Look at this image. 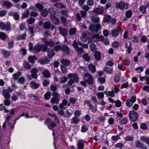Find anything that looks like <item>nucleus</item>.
Listing matches in <instances>:
<instances>
[{
	"label": "nucleus",
	"instance_id": "4468645a",
	"mask_svg": "<svg viewBox=\"0 0 149 149\" xmlns=\"http://www.w3.org/2000/svg\"><path fill=\"white\" fill-rule=\"evenodd\" d=\"M11 91L9 90L3 89V90L2 92V95L4 96L6 99H8L10 98V93Z\"/></svg>",
	"mask_w": 149,
	"mask_h": 149
},
{
	"label": "nucleus",
	"instance_id": "39448f33",
	"mask_svg": "<svg viewBox=\"0 0 149 149\" xmlns=\"http://www.w3.org/2000/svg\"><path fill=\"white\" fill-rule=\"evenodd\" d=\"M129 116L130 120L132 122H134L138 119L137 113L136 112L133 111H130L129 112Z\"/></svg>",
	"mask_w": 149,
	"mask_h": 149
},
{
	"label": "nucleus",
	"instance_id": "5701e85b",
	"mask_svg": "<svg viewBox=\"0 0 149 149\" xmlns=\"http://www.w3.org/2000/svg\"><path fill=\"white\" fill-rule=\"evenodd\" d=\"M38 71V70L35 68H34L31 70V76L33 78L36 79L38 76L37 72Z\"/></svg>",
	"mask_w": 149,
	"mask_h": 149
},
{
	"label": "nucleus",
	"instance_id": "69168bd1",
	"mask_svg": "<svg viewBox=\"0 0 149 149\" xmlns=\"http://www.w3.org/2000/svg\"><path fill=\"white\" fill-rule=\"evenodd\" d=\"M40 12L41 13V14L43 17H46L47 15L48 11L46 9L42 10Z\"/></svg>",
	"mask_w": 149,
	"mask_h": 149
},
{
	"label": "nucleus",
	"instance_id": "de8ad7c7",
	"mask_svg": "<svg viewBox=\"0 0 149 149\" xmlns=\"http://www.w3.org/2000/svg\"><path fill=\"white\" fill-rule=\"evenodd\" d=\"M23 65L26 69L29 70L31 68L30 64L27 61H24L23 63Z\"/></svg>",
	"mask_w": 149,
	"mask_h": 149
},
{
	"label": "nucleus",
	"instance_id": "4be33fe9",
	"mask_svg": "<svg viewBox=\"0 0 149 149\" xmlns=\"http://www.w3.org/2000/svg\"><path fill=\"white\" fill-rule=\"evenodd\" d=\"M68 104V101L66 100H62V103L59 104V107L61 109L64 110L66 108V106Z\"/></svg>",
	"mask_w": 149,
	"mask_h": 149
},
{
	"label": "nucleus",
	"instance_id": "a878e982",
	"mask_svg": "<svg viewBox=\"0 0 149 149\" xmlns=\"http://www.w3.org/2000/svg\"><path fill=\"white\" fill-rule=\"evenodd\" d=\"M33 52L37 53L41 51V46L40 45H37L34 47L32 50Z\"/></svg>",
	"mask_w": 149,
	"mask_h": 149
},
{
	"label": "nucleus",
	"instance_id": "cd10ccee",
	"mask_svg": "<svg viewBox=\"0 0 149 149\" xmlns=\"http://www.w3.org/2000/svg\"><path fill=\"white\" fill-rule=\"evenodd\" d=\"M30 85L31 88L34 89H37L39 87L40 84L36 83L34 81H32L30 83Z\"/></svg>",
	"mask_w": 149,
	"mask_h": 149
},
{
	"label": "nucleus",
	"instance_id": "a18cd8bd",
	"mask_svg": "<svg viewBox=\"0 0 149 149\" xmlns=\"http://www.w3.org/2000/svg\"><path fill=\"white\" fill-rule=\"evenodd\" d=\"M35 6L36 8L38 9L39 11L40 12H41V11L43 9V6L41 3H36L35 5Z\"/></svg>",
	"mask_w": 149,
	"mask_h": 149
},
{
	"label": "nucleus",
	"instance_id": "7c9ffc66",
	"mask_svg": "<svg viewBox=\"0 0 149 149\" xmlns=\"http://www.w3.org/2000/svg\"><path fill=\"white\" fill-rule=\"evenodd\" d=\"M104 70L109 74H111L113 73V69L107 66L104 68Z\"/></svg>",
	"mask_w": 149,
	"mask_h": 149
},
{
	"label": "nucleus",
	"instance_id": "aec40b11",
	"mask_svg": "<svg viewBox=\"0 0 149 149\" xmlns=\"http://www.w3.org/2000/svg\"><path fill=\"white\" fill-rule=\"evenodd\" d=\"M85 141L83 140H79L77 143V149H83Z\"/></svg>",
	"mask_w": 149,
	"mask_h": 149
},
{
	"label": "nucleus",
	"instance_id": "774afa93",
	"mask_svg": "<svg viewBox=\"0 0 149 149\" xmlns=\"http://www.w3.org/2000/svg\"><path fill=\"white\" fill-rule=\"evenodd\" d=\"M128 120L127 118L124 117L122 120H121L120 123L121 125L126 124L128 122Z\"/></svg>",
	"mask_w": 149,
	"mask_h": 149
},
{
	"label": "nucleus",
	"instance_id": "f3484780",
	"mask_svg": "<svg viewBox=\"0 0 149 149\" xmlns=\"http://www.w3.org/2000/svg\"><path fill=\"white\" fill-rule=\"evenodd\" d=\"M50 19L51 21L55 25H58L60 23V21L59 19L54 16H50Z\"/></svg>",
	"mask_w": 149,
	"mask_h": 149
},
{
	"label": "nucleus",
	"instance_id": "4d7b16f0",
	"mask_svg": "<svg viewBox=\"0 0 149 149\" xmlns=\"http://www.w3.org/2000/svg\"><path fill=\"white\" fill-rule=\"evenodd\" d=\"M135 145L136 148H142L143 144L141 143L139 141H137L135 142Z\"/></svg>",
	"mask_w": 149,
	"mask_h": 149
},
{
	"label": "nucleus",
	"instance_id": "6e6d98bb",
	"mask_svg": "<svg viewBox=\"0 0 149 149\" xmlns=\"http://www.w3.org/2000/svg\"><path fill=\"white\" fill-rule=\"evenodd\" d=\"M75 49L78 54H81L84 52V50L81 47H78Z\"/></svg>",
	"mask_w": 149,
	"mask_h": 149
},
{
	"label": "nucleus",
	"instance_id": "bf43d9fd",
	"mask_svg": "<svg viewBox=\"0 0 149 149\" xmlns=\"http://www.w3.org/2000/svg\"><path fill=\"white\" fill-rule=\"evenodd\" d=\"M132 14V12L131 10H128L126 12L125 15L126 17L129 18L131 17Z\"/></svg>",
	"mask_w": 149,
	"mask_h": 149
},
{
	"label": "nucleus",
	"instance_id": "79ce46f5",
	"mask_svg": "<svg viewBox=\"0 0 149 149\" xmlns=\"http://www.w3.org/2000/svg\"><path fill=\"white\" fill-rule=\"evenodd\" d=\"M72 121L71 123V124L72 123L77 124L79 121V119L76 116L73 117L72 118Z\"/></svg>",
	"mask_w": 149,
	"mask_h": 149
},
{
	"label": "nucleus",
	"instance_id": "1a4fd4ad",
	"mask_svg": "<svg viewBox=\"0 0 149 149\" xmlns=\"http://www.w3.org/2000/svg\"><path fill=\"white\" fill-rule=\"evenodd\" d=\"M87 14V12L84 10H81L80 13H77L76 15L77 19L78 21L81 20V17L82 18L85 17Z\"/></svg>",
	"mask_w": 149,
	"mask_h": 149
},
{
	"label": "nucleus",
	"instance_id": "e433bc0d",
	"mask_svg": "<svg viewBox=\"0 0 149 149\" xmlns=\"http://www.w3.org/2000/svg\"><path fill=\"white\" fill-rule=\"evenodd\" d=\"M91 21L95 23H98L100 22V18L95 16H92L91 17Z\"/></svg>",
	"mask_w": 149,
	"mask_h": 149
},
{
	"label": "nucleus",
	"instance_id": "e2e57ef3",
	"mask_svg": "<svg viewBox=\"0 0 149 149\" xmlns=\"http://www.w3.org/2000/svg\"><path fill=\"white\" fill-rule=\"evenodd\" d=\"M97 95L98 100L103 99L104 98V94L102 92H98L97 94Z\"/></svg>",
	"mask_w": 149,
	"mask_h": 149
},
{
	"label": "nucleus",
	"instance_id": "a19ab883",
	"mask_svg": "<svg viewBox=\"0 0 149 149\" xmlns=\"http://www.w3.org/2000/svg\"><path fill=\"white\" fill-rule=\"evenodd\" d=\"M47 52L48 56L50 58H52L54 55V54L52 49L48 50Z\"/></svg>",
	"mask_w": 149,
	"mask_h": 149
},
{
	"label": "nucleus",
	"instance_id": "37998d69",
	"mask_svg": "<svg viewBox=\"0 0 149 149\" xmlns=\"http://www.w3.org/2000/svg\"><path fill=\"white\" fill-rule=\"evenodd\" d=\"M54 6L57 8H59L60 9L63 8H66L65 6L63 4L61 3L57 2L54 4Z\"/></svg>",
	"mask_w": 149,
	"mask_h": 149
},
{
	"label": "nucleus",
	"instance_id": "f03ea898",
	"mask_svg": "<svg viewBox=\"0 0 149 149\" xmlns=\"http://www.w3.org/2000/svg\"><path fill=\"white\" fill-rule=\"evenodd\" d=\"M83 79L88 84H92L94 83V81L92 75L88 73H86L84 74Z\"/></svg>",
	"mask_w": 149,
	"mask_h": 149
},
{
	"label": "nucleus",
	"instance_id": "423d86ee",
	"mask_svg": "<svg viewBox=\"0 0 149 149\" xmlns=\"http://www.w3.org/2000/svg\"><path fill=\"white\" fill-rule=\"evenodd\" d=\"M42 41L47 47L48 46L52 47L54 46L55 44V42L52 40L51 39L47 40V39L45 38H42Z\"/></svg>",
	"mask_w": 149,
	"mask_h": 149
},
{
	"label": "nucleus",
	"instance_id": "393cba45",
	"mask_svg": "<svg viewBox=\"0 0 149 149\" xmlns=\"http://www.w3.org/2000/svg\"><path fill=\"white\" fill-rule=\"evenodd\" d=\"M62 88L63 89H65V91L66 94L68 95L70 93V90L69 87L68 85V84H65L63 85L62 86Z\"/></svg>",
	"mask_w": 149,
	"mask_h": 149
},
{
	"label": "nucleus",
	"instance_id": "bb28decb",
	"mask_svg": "<svg viewBox=\"0 0 149 149\" xmlns=\"http://www.w3.org/2000/svg\"><path fill=\"white\" fill-rule=\"evenodd\" d=\"M21 75L22 73L21 72L18 71L13 75L12 76L13 79H14V80H18L19 78V77Z\"/></svg>",
	"mask_w": 149,
	"mask_h": 149
},
{
	"label": "nucleus",
	"instance_id": "72a5a7b5",
	"mask_svg": "<svg viewBox=\"0 0 149 149\" xmlns=\"http://www.w3.org/2000/svg\"><path fill=\"white\" fill-rule=\"evenodd\" d=\"M42 74L43 76L46 78H49L51 75V74L49 72L46 70H45L43 72Z\"/></svg>",
	"mask_w": 149,
	"mask_h": 149
},
{
	"label": "nucleus",
	"instance_id": "49530a36",
	"mask_svg": "<svg viewBox=\"0 0 149 149\" xmlns=\"http://www.w3.org/2000/svg\"><path fill=\"white\" fill-rule=\"evenodd\" d=\"M7 37V35L4 33L0 32V39L4 40L6 39Z\"/></svg>",
	"mask_w": 149,
	"mask_h": 149
},
{
	"label": "nucleus",
	"instance_id": "603ef678",
	"mask_svg": "<svg viewBox=\"0 0 149 149\" xmlns=\"http://www.w3.org/2000/svg\"><path fill=\"white\" fill-rule=\"evenodd\" d=\"M35 28V27L33 26H28V29L30 33L32 34L33 35H34V29Z\"/></svg>",
	"mask_w": 149,
	"mask_h": 149
},
{
	"label": "nucleus",
	"instance_id": "412c9836",
	"mask_svg": "<svg viewBox=\"0 0 149 149\" xmlns=\"http://www.w3.org/2000/svg\"><path fill=\"white\" fill-rule=\"evenodd\" d=\"M60 34L64 37H65L67 35L68 30L65 28L60 27L59 28Z\"/></svg>",
	"mask_w": 149,
	"mask_h": 149
},
{
	"label": "nucleus",
	"instance_id": "20e7f679",
	"mask_svg": "<svg viewBox=\"0 0 149 149\" xmlns=\"http://www.w3.org/2000/svg\"><path fill=\"white\" fill-rule=\"evenodd\" d=\"M101 28V26L100 24H91L89 26V29L91 31L97 33Z\"/></svg>",
	"mask_w": 149,
	"mask_h": 149
},
{
	"label": "nucleus",
	"instance_id": "052dcab7",
	"mask_svg": "<svg viewBox=\"0 0 149 149\" xmlns=\"http://www.w3.org/2000/svg\"><path fill=\"white\" fill-rule=\"evenodd\" d=\"M28 96L31 99H34L36 101H38L40 100V98L32 94L29 95Z\"/></svg>",
	"mask_w": 149,
	"mask_h": 149
},
{
	"label": "nucleus",
	"instance_id": "338daca9",
	"mask_svg": "<svg viewBox=\"0 0 149 149\" xmlns=\"http://www.w3.org/2000/svg\"><path fill=\"white\" fill-rule=\"evenodd\" d=\"M51 97V94L50 92H47L44 95V97L46 100H48L50 99Z\"/></svg>",
	"mask_w": 149,
	"mask_h": 149
},
{
	"label": "nucleus",
	"instance_id": "9d476101",
	"mask_svg": "<svg viewBox=\"0 0 149 149\" xmlns=\"http://www.w3.org/2000/svg\"><path fill=\"white\" fill-rule=\"evenodd\" d=\"M90 34L88 31H84L83 33L82 36L80 38V40L82 41L86 42L90 37Z\"/></svg>",
	"mask_w": 149,
	"mask_h": 149
},
{
	"label": "nucleus",
	"instance_id": "09e8293b",
	"mask_svg": "<svg viewBox=\"0 0 149 149\" xmlns=\"http://www.w3.org/2000/svg\"><path fill=\"white\" fill-rule=\"evenodd\" d=\"M26 34L24 33L22 35H19L17 37L18 40L21 39H25L26 38Z\"/></svg>",
	"mask_w": 149,
	"mask_h": 149
},
{
	"label": "nucleus",
	"instance_id": "c85d7f7f",
	"mask_svg": "<svg viewBox=\"0 0 149 149\" xmlns=\"http://www.w3.org/2000/svg\"><path fill=\"white\" fill-rule=\"evenodd\" d=\"M111 19V16L109 15H106L104 17L103 21L105 23H108L110 22Z\"/></svg>",
	"mask_w": 149,
	"mask_h": 149
},
{
	"label": "nucleus",
	"instance_id": "f704fd0d",
	"mask_svg": "<svg viewBox=\"0 0 149 149\" xmlns=\"http://www.w3.org/2000/svg\"><path fill=\"white\" fill-rule=\"evenodd\" d=\"M51 23L50 22H46L44 23L43 28L46 30H48L51 27Z\"/></svg>",
	"mask_w": 149,
	"mask_h": 149
},
{
	"label": "nucleus",
	"instance_id": "dca6fc26",
	"mask_svg": "<svg viewBox=\"0 0 149 149\" xmlns=\"http://www.w3.org/2000/svg\"><path fill=\"white\" fill-rule=\"evenodd\" d=\"M68 77L70 79H73L74 81L76 82H79V78L77 75L75 73H69L68 75Z\"/></svg>",
	"mask_w": 149,
	"mask_h": 149
},
{
	"label": "nucleus",
	"instance_id": "f257e3e1",
	"mask_svg": "<svg viewBox=\"0 0 149 149\" xmlns=\"http://www.w3.org/2000/svg\"><path fill=\"white\" fill-rule=\"evenodd\" d=\"M0 29L2 30L10 31L11 30V25L9 22H7L6 24L2 22H0Z\"/></svg>",
	"mask_w": 149,
	"mask_h": 149
},
{
	"label": "nucleus",
	"instance_id": "f8f14e48",
	"mask_svg": "<svg viewBox=\"0 0 149 149\" xmlns=\"http://www.w3.org/2000/svg\"><path fill=\"white\" fill-rule=\"evenodd\" d=\"M121 31H122L121 28L120 26H118L116 28L112 31L111 35L113 37H116L118 35L119 33Z\"/></svg>",
	"mask_w": 149,
	"mask_h": 149
},
{
	"label": "nucleus",
	"instance_id": "2f4dec72",
	"mask_svg": "<svg viewBox=\"0 0 149 149\" xmlns=\"http://www.w3.org/2000/svg\"><path fill=\"white\" fill-rule=\"evenodd\" d=\"M61 49L67 54L69 53V48L67 46L65 45H63L61 46Z\"/></svg>",
	"mask_w": 149,
	"mask_h": 149
},
{
	"label": "nucleus",
	"instance_id": "13d9d810",
	"mask_svg": "<svg viewBox=\"0 0 149 149\" xmlns=\"http://www.w3.org/2000/svg\"><path fill=\"white\" fill-rule=\"evenodd\" d=\"M90 48L91 51L93 52H95L96 50V47L94 43H92L90 44Z\"/></svg>",
	"mask_w": 149,
	"mask_h": 149
},
{
	"label": "nucleus",
	"instance_id": "c756f323",
	"mask_svg": "<svg viewBox=\"0 0 149 149\" xmlns=\"http://www.w3.org/2000/svg\"><path fill=\"white\" fill-rule=\"evenodd\" d=\"M9 14L12 16H13L14 19L15 20H18L19 19V15L17 13H13V12L10 13Z\"/></svg>",
	"mask_w": 149,
	"mask_h": 149
},
{
	"label": "nucleus",
	"instance_id": "c9c22d12",
	"mask_svg": "<svg viewBox=\"0 0 149 149\" xmlns=\"http://www.w3.org/2000/svg\"><path fill=\"white\" fill-rule=\"evenodd\" d=\"M88 68L90 71L92 72H94L96 71V68L95 66L92 64H89L88 65Z\"/></svg>",
	"mask_w": 149,
	"mask_h": 149
},
{
	"label": "nucleus",
	"instance_id": "3c124183",
	"mask_svg": "<svg viewBox=\"0 0 149 149\" xmlns=\"http://www.w3.org/2000/svg\"><path fill=\"white\" fill-rule=\"evenodd\" d=\"M104 93H105L107 96H109L111 97H112L114 96V93L113 91H108L107 92L106 91L104 92Z\"/></svg>",
	"mask_w": 149,
	"mask_h": 149
},
{
	"label": "nucleus",
	"instance_id": "864d4df0",
	"mask_svg": "<svg viewBox=\"0 0 149 149\" xmlns=\"http://www.w3.org/2000/svg\"><path fill=\"white\" fill-rule=\"evenodd\" d=\"M76 31V29L74 27L71 28L70 29L69 31V34L71 36L75 34Z\"/></svg>",
	"mask_w": 149,
	"mask_h": 149
},
{
	"label": "nucleus",
	"instance_id": "0eeeda50",
	"mask_svg": "<svg viewBox=\"0 0 149 149\" xmlns=\"http://www.w3.org/2000/svg\"><path fill=\"white\" fill-rule=\"evenodd\" d=\"M78 45L83 48H87L88 47V45H87L84 44L80 41H78L77 42L76 40H74L72 45L75 49L78 47Z\"/></svg>",
	"mask_w": 149,
	"mask_h": 149
},
{
	"label": "nucleus",
	"instance_id": "473e14b6",
	"mask_svg": "<svg viewBox=\"0 0 149 149\" xmlns=\"http://www.w3.org/2000/svg\"><path fill=\"white\" fill-rule=\"evenodd\" d=\"M60 99L59 98L52 97L51 100L50 102L52 104H58L59 103Z\"/></svg>",
	"mask_w": 149,
	"mask_h": 149
},
{
	"label": "nucleus",
	"instance_id": "2eb2a0df",
	"mask_svg": "<svg viewBox=\"0 0 149 149\" xmlns=\"http://www.w3.org/2000/svg\"><path fill=\"white\" fill-rule=\"evenodd\" d=\"M131 42L129 41H127L125 43V47L127 49L126 52L128 54H130L132 50V48L131 47Z\"/></svg>",
	"mask_w": 149,
	"mask_h": 149
},
{
	"label": "nucleus",
	"instance_id": "a211bd4d",
	"mask_svg": "<svg viewBox=\"0 0 149 149\" xmlns=\"http://www.w3.org/2000/svg\"><path fill=\"white\" fill-rule=\"evenodd\" d=\"M60 61L62 64V65L66 66H68L71 63V61L66 58H62L61 59Z\"/></svg>",
	"mask_w": 149,
	"mask_h": 149
},
{
	"label": "nucleus",
	"instance_id": "6ab92c4d",
	"mask_svg": "<svg viewBox=\"0 0 149 149\" xmlns=\"http://www.w3.org/2000/svg\"><path fill=\"white\" fill-rule=\"evenodd\" d=\"M39 62L42 64H45L49 63V59L46 57H44L40 58L39 60Z\"/></svg>",
	"mask_w": 149,
	"mask_h": 149
},
{
	"label": "nucleus",
	"instance_id": "58836bf2",
	"mask_svg": "<svg viewBox=\"0 0 149 149\" xmlns=\"http://www.w3.org/2000/svg\"><path fill=\"white\" fill-rule=\"evenodd\" d=\"M65 9L61 10L60 12V13L63 15L67 16H68V14L69 13V10L66 7V8Z\"/></svg>",
	"mask_w": 149,
	"mask_h": 149
},
{
	"label": "nucleus",
	"instance_id": "8fccbe9b",
	"mask_svg": "<svg viewBox=\"0 0 149 149\" xmlns=\"http://www.w3.org/2000/svg\"><path fill=\"white\" fill-rule=\"evenodd\" d=\"M89 108L92 112L95 113L97 111V107L94 106L92 104H89Z\"/></svg>",
	"mask_w": 149,
	"mask_h": 149
},
{
	"label": "nucleus",
	"instance_id": "5fc2aeb1",
	"mask_svg": "<svg viewBox=\"0 0 149 149\" xmlns=\"http://www.w3.org/2000/svg\"><path fill=\"white\" fill-rule=\"evenodd\" d=\"M60 68L61 72L63 73H65L68 71L67 68L65 66L61 65Z\"/></svg>",
	"mask_w": 149,
	"mask_h": 149
},
{
	"label": "nucleus",
	"instance_id": "7ed1b4c3",
	"mask_svg": "<svg viewBox=\"0 0 149 149\" xmlns=\"http://www.w3.org/2000/svg\"><path fill=\"white\" fill-rule=\"evenodd\" d=\"M115 6L117 9H119L122 10L125 9H127L128 8V4L127 3H125L122 1L119 3L117 2L115 3Z\"/></svg>",
	"mask_w": 149,
	"mask_h": 149
},
{
	"label": "nucleus",
	"instance_id": "6e6552de",
	"mask_svg": "<svg viewBox=\"0 0 149 149\" xmlns=\"http://www.w3.org/2000/svg\"><path fill=\"white\" fill-rule=\"evenodd\" d=\"M45 123L47 125L48 128L50 130H52L56 125L49 119H46L45 121Z\"/></svg>",
	"mask_w": 149,
	"mask_h": 149
},
{
	"label": "nucleus",
	"instance_id": "0e129e2a",
	"mask_svg": "<svg viewBox=\"0 0 149 149\" xmlns=\"http://www.w3.org/2000/svg\"><path fill=\"white\" fill-rule=\"evenodd\" d=\"M97 81L101 84L104 83L105 81V78L100 77L98 78Z\"/></svg>",
	"mask_w": 149,
	"mask_h": 149
},
{
	"label": "nucleus",
	"instance_id": "ea45409f",
	"mask_svg": "<svg viewBox=\"0 0 149 149\" xmlns=\"http://www.w3.org/2000/svg\"><path fill=\"white\" fill-rule=\"evenodd\" d=\"M95 58L97 61H100L101 58L100 53L99 52H95L94 54Z\"/></svg>",
	"mask_w": 149,
	"mask_h": 149
},
{
	"label": "nucleus",
	"instance_id": "c03bdc74",
	"mask_svg": "<svg viewBox=\"0 0 149 149\" xmlns=\"http://www.w3.org/2000/svg\"><path fill=\"white\" fill-rule=\"evenodd\" d=\"M36 60V57L34 56H30L28 58V61L31 63H34L35 61Z\"/></svg>",
	"mask_w": 149,
	"mask_h": 149
},
{
	"label": "nucleus",
	"instance_id": "9b49d317",
	"mask_svg": "<svg viewBox=\"0 0 149 149\" xmlns=\"http://www.w3.org/2000/svg\"><path fill=\"white\" fill-rule=\"evenodd\" d=\"M136 101V97L134 96H132L131 97L130 99H127L126 102V105L128 107H131L133 104V103Z\"/></svg>",
	"mask_w": 149,
	"mask_h": 149
},
{
	"label": "nucleus",
	"instance_id": "ddd939ff",
	"mask_svg": "<svg viewBox=\"0 0 149 149\" xmlns=\"http://www.w3.org/2000/svg\"><path fill=\"white\" fill-rule=\"evenodd\" d=\"M3 57L6 58H8L11 54V52L10 51L6 50L5 49H2L1 51Z\"/></svg>",
	"mask_w": 149,
	"mask_h": 149
},
{
	"label": "nucleus",
	"instance_id": "680f3d73",
	"mask_svg": "<svg viewBox=\"0 0 149 149\" xmlns=\"http://www.w3.org/2000/svg\"><path fill=\"white\" fill-rule=\"evenodd\" d=\"M12 5L11 3L7 1H5L3 3V7H6V8H9Z\"/></svg>",
	"mask_w": 149,
	"mask_h": 149
},
{
	"label": "nucleus",
	"instance_id": "4c0bfd02",
	"mask_svg": "<svg viewBox=\"0 0 149 149\" xmlns=\"http://www.w3.org/2000/svg\"><path fill=\"white\" fill-rule=\"evenodd\" d=\"M140 140L142 141H144L147 144L149 145V137H146L144 136H142L140 137Z\"/></svg>",
	"mask_w": 149,
	"mask_h": 149
},
{
	"label": "nucleus",
	"instance_id": "b1692460",
	"mask_svg": "<svg viewBox=\"0 0 149 149\" xmlns=\"http://www.w3.org/2000/svg\"><path fill=\"white\" fill-rule=\"evenodd\" d=\"M104 10L101 8H97L93 10V12L100 15H103L104 13Z\"/></svg>",
	"mask_w": 149,
	"mask_h": 149
}]
</instances>
